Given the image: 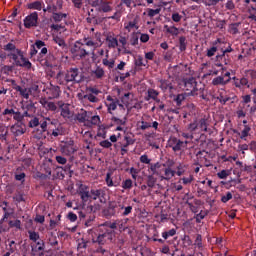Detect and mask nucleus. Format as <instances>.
Instances as JSON below:
<instances>
[{
	"instance_id": "nucleus-50",
	"label": "nucleus",
	"mask_w": 256,
	"mask_h": 256,
	"mask_svg": "<svg viewBox=\"0 0 256 256\" xmlns=\"http://www.w3.org/2000/svg\"><path fill=\"white\" fill-rule=\"evenodd\" d=\"M41 122V120L35 116H32V119L29 121L28 126L31 129H35V127H39V123Z\"/></svg>"
},
{
	"instance_id": "nucleus-46",
	"label": "nucleus",
	"mask_w": 256,
	"mask_h": 256,
	"mask_svg": "<svg viewBox=\"0 0 256 256\" xmlns=\"http://www.w3.org/2000/svg\"><path fill=\"white\" fill-rule=\"evenodd\" d=\"M50 91H51L52 97H53L54 99L59 98V96L61 95V88H60L59 86H52V87L50 88Z\"/></svg>"
},
{
	"instance_id": "nucleus-15",
	"label": "nucleus",
	"mask_w": 256,
	"mask_h": 256,
	"mask_svg": "<svg viewBox=\"0 0 256 256\" xmlns=\"http://www.w3.org/2000/svg\"><path fill=\"white\" fill-rule=\"evenodd\" d=\"M39 103L42 105L43 109L52 111L53 113L57 112V107H59L55 102H51L47 100V98H40Z\"/></svg>"
},
{
	"instance_id": "nucleus-31",
	"label": "nucleus",
	"mask_w": 256,
	"mask_h": 256,
	"mask_svg": "<svg viewBox=\"0 0 256 256\" xmlns=\"http://www.w3.org/2000/svg\"><path fill=\"white\" fill-rule=\"evenodd\" d=\"M251 132V126L244 125V129L241 131V133H238L240 135V139L243 141H247V137H249V133Z\"/></svg>"
},
{
	"instance_id": "nucleus-1",
	"label": "nucleus",
	"mask_w": 256,
	"mask_h": 256,
	"mask_svg": "<svg viewBox=\"0 0 256 256\" xmlns=\"http://www.w3.org/2000/svg\"><path fill=\"white\" fill-rule=\"evenodd\" d=\"M115 229H117V222L106 221L100 224L92 235V242L105 245L108 241H113Z\"/></svg>"
},
{
	"instance_id": "nucleus-22",
	"label": "nucleus",
	"mask_w": 256,
	"mask_h": 256,
	"mask_svg": "<svg viewBox=\"0 0 256 256\" xmlns=\"http://www.w3.org/2000/svg\"><path fill=\"white\" fill-rule=\"evenodd\" d=\"M14 90L20 93L23 99H29V95H31V89L23 88L19 85L14 86Z\"/></svg>"
},
{
	"instance_id": "nucleus-9",
	"label": "nucleus",
	"mask_w": 256,
	"mask_h": 256,
	"mask_svg": "<svg viewBox=\"0 0 256 256\" xmlns=\"http://www.w3.org/2000/svg\"><path fill=\"white\" fill-rule=\"evenodd\" d=\"M62 143L63 144L61 145V152L63 153V155H67L68 157H71V155L76 153L77 146H75V141L70 139Z\"/></svg>"
},
{
	"instance_id": "nucleus-21",
	"label": "nucleus",
	"mask_w": 256,
	"mask_h": 256,
	"mask_svg": "<svg viewBox=\"0 0 256 256\" xmlns=\"http://www.w3.org/2000/svg\"><path fill=\"white\" fill-rule=\"evenodd\" d=\"M91 118V112L82 111L76 115V119L79 123H86Z\"/></svg>"
},
{
	"instance_id": "nucleus-32",
	"label": "nucleus",
	"mask_w": 256,
	"mask_h": 256,
	"mask_svg": "<svg viewBox=\"0 0 256 256\" xmlns=\"http://www.w3.org/2000/svg\"><path fill=\"white\" fill-rule=\"evenodd\" d=\"M118 207L121 211H123L124 209V211L122 212L123 217H127L128 215H131V213L133 212V206L125 207L123 204H119Z\"/></svg>"
},
{
	"instance_id": "nucleus-43",
	"label": "nucleus",
	"mask_w": 256,
	"mask_h": 256,
	"mask_svg": "<svg viewBox=\"0 0 256 256\" xmlns=\"http://www.w3.org/2000/svg\"><path fill=\"white\" fill-rule=\"evenodd\" d=\"M157 169H161V163L157 162L155 164H150V171H152L153 175H158L159 177L161 172H159Z\"/></svg>"
},
{
	"instance_id": "nucleus-59",
	"label": "nucleus",
	"mask_w": 256,
	"mask_h": 256,
	"mask_svg": "<svg viewBox=\"0 0 256 256\" xmlns=\"http://www.w3.org/2000/svg\"><path fill=\"white\" fill-rule=\"evenodd\" d=\"M4 51H11V53H15L17 51V47L13 43H8L3 47Z\"/></svg>"
},
{
	"instance_id": "nucleus-40",
	"label": "nucleus",
	"mask_w": 256,
	"mask_h": 256,
	"mask_svg": "<svg viewBox=\"0 0 256 256\" xmlns=\"http://www.w3.org/2000/svg\"><path fill=\"white\" fill-rule=\"evenodd\" d=\"M6 251H10V253H15V251H17V243H15V240H8Z\"/></svg>"
},
{
	"instance_id": "nucleus-23",
	"label": "nucleus",
	"mask_w": 256,
	"mask_h": 256,
	"mask_svg": "<svg viewBox=\"0 0 256 256\" xmlns=\"http://www.w3.org/2000/svg\"><path fill=\"white\" fill-rule=\"evenodd\" d=\"M56 81L58 85H69V80H67V73L61 71L57 73Z\"/></svg>"
},
{
	"instance_id": "nucleus-37",
	"label": "nucleus",
	"mask_w": 256,
	"mask_h": 256,
	"mask_svg": "<svg viewBox=\"0 0 256 256\" xmlns=\"http://www.w3.org/2000/svg\"><path fill=\"white\" fill-rule=\"evenodd\" d=\"M147 93H148V96L146 98V101H149V99L154 100V99H157V97H159V91L153 88L148 89Z\"/></svg>"
},
{
	"instance_id": "nucleus-48",
	"label": "nucleus",
	"mask_w": 256,
	"mask_h": 256,
	"mask_svg": "<svg viewBox=\"0 0 256 256\" xmlns=\"http://www.w3.org/2000/svg\"><path fill=\"white\" fill-rule=\"evenodd\" d=\"M28 9H36V11H41V9H43V5L41 1H35L28 5Z\"/></svg>"
},
{
	"instance_id": "nucleus-5",
	"label": "nucleus",
	"mask_w": 256,
	"mask_h": 256,
	"mask_svg": "<svg viewBox=\"0 0 256 256\" xmlns=\"http://www.w3.org/2000/svg\"><path fill=\"white\" fill-rule=\"evenodd\" d=\"M8 57L14 60V65L16 67H24L25 69H31L32 67L31 61L25 58V55L21 49H17L15 52H10Z\"/></svg>"
},
{
	"instance_id": "nucleus-28",
	"label": "nucleus",
	"mask_w": 256,
	"mask_h": 256,
	"mask_svg": "<svg viewBox=\"0 0 256 256\" xmlns=\"http://www.w3.org/2000/svg\"><path fill=\"white\" fill-rule=\"evenodd\" d=\"M102 64L104 65V67H107V69L109 71L115 69V59H113V58H111V59H107V58L102 59Z\"/></svg>"
},
{
	"instance_id": "nucleus-27",
	"label": "nucleus",
	"mask_w": 256,
	"mask_h": 256,
	"mask_svg": "<svg viewBox=\"0 0 256 256\" xmlns=\"http://www.w3.org/2000/svg\"><path fill=\"white\" fill-rule=\"evenodd\" d=\"M176 235H177V229L175 228L162 232V238L164 242L167 241L169 237H175Z\"/></svg>"
},
{
	"instance_id": "nucleus-45",
	"label": "nucleus",
	"mask_w": 256,
	"mask_h": 256,
	"mask_svg": "<svg viewBox=\"0 0 256 256\" xmlns=\"http://www.w3.org/2000/svg\"><path fill=\"white\" fill-rule=\"evenodd\" d=\"M221 53L222 54L216 55V61H221L224 59L225 65H229V63L231 62V60L227 59V57H229V55L225 54L224 51H221Z\"/></svg>"
},
{
	"instance_id": "nucleus-61",
	"label": "nucleus",
	"mask_w": 256,
	"mask_h": 256,
	"mask_svg": "<svg viewBox=\"0 0 256 256\" xmlns=\"http://www.w3.org/2000/svg\"><path fill=\"white\" fill-rule=\"evenodd\" d=\"M91 125H99L101 123V117L99 115L90 116V120L88 121Z\"/></svg>"
},
{
	"instance_id": "nucleus-52",
	"label": "nucleus",
	"mask_w": 256,
	"mask_h": 256,
	"mask_svg": "<svg viewBox=\"0 0 256 256\" xmlns=\"http://www.w3.org/2000/svg\"><path fill=\"white\" fill-rule=\"evenodd\" d=\"M122 188H124L126 191L133 189V180L126 179L125 181H123Z\"/></svg>"
},
{
	"instance_id": "nucleus-62",
	"label": "nucleus",
	"mask_w": 256,
	"mask_h": 256,
	"mask_svg": "<svg viewBox=\"0 0 256 256\" xmlns=\"http://www.w3.org/2000/svg\"><path fill=\"white\" fill-rule=\"evenodd\" d=\"M186 109H187V111H189V115H195V111H196L197 107L193 103H188L186 105Z\"/></svg>"
},
{
	"instance_id": "nucleus-51",
	"label": "nucleus",
	"mask_w": 256,
	"mask_h": 256,
	"mask_svg": "<svg viewBox=\"0 0 256 256\" xmlns=\"http://www.w3.org/2000/svg\"><path fill=\"white\" fill-rule=\"evenodd\" d=\"M124 141H125V143L122 144V147H125L126 149H127V147H129V145L135 144V139H132L130 135L124 136Z\"/></svg>"
},
{
	"instance_id": "nucleus-35",
	"label": "nucleus",
	"mask_w": 256,
	"mask_h": 256,
	"mask_svg": "<svg viewBox=\"0 0 256 256\" xmlns=\"http://www.w3.org/2000/svg\"><path fill=\"white\" fill-rule=\"evenodd\" d=\"M93 75H95L96 79H103V77H105V70L102 67L97 66L93 71Z\"/></svg>"
},
{
	"instance_id": "nucleus-56",
	"label": "nucleus",
	"mask_w": 256,
	"mask_h": 256,
	"mask_svg": "<svg viewBox=\"0 0 256 256\" xmlns=\"http://www.w3.org/2000/svg\"><path fill=\"white\" fill-rule=\"evenodd\" d=\"M217 99L221 103V105H225L227 102L231 101V97L225 96L223 95V93H220Z\"/></svg>"
},
{
	"instance_id": "nucleus-18",
	"label": "nucleus",
	"mask_w": 256,
	"mask_h": 256,
	"mask_svg": "<svg viewBox=\"0 0 256 256\" xmlns=\"http://www.w3.org/2000/svg\"><path fill=\"white\" fill-rule=\"evenodd\" d=\"M159 83V87L160 89H162L163 93H167V91H169V93H173V89H175V87L173 86V83H171V81L160 80Z\"/></svg>"
},
{
	"instance_id": "nucleus-64",
	"label": "nucleus",
	"mask_w": 256,
	"mask_h": 256,
	"mask_svg": "<svg viewBox=\"0 0 256 256\" xmlns=\"http://www.w3.org/2000/svg\"><path fill=\"white\" fill-rule=\"evenodd\" d=\"M229 174V170H221L220 172L217 173V177H219L220 179H227V176Z\"/></svg>"
},
{
	"instance_id": "nucleus-60",
	"label": "nucleus",
	"mask_w": 256,
	"mask_h": 256,
	"mask_svg": "<svg viewBox=\"0 0 256 256\" xmlns=\"http://www.w3.org/2000/svg\"><path fill=\"white\" fill-rule=\"evenodd\" d=\"M147 13H148V17H155V15H159V13H161V8H157V9L148 8Z\"/></svg>"
},
{
	"instance_id": "nucleus-25",
	"label": "nucleus",
	"mask_w": 256,
	"mask_h": 256,
	"mask_svg": "<svg viewBox=\"0 0 256 256\" xmlns=\"http://www.w3.org/2000/svg\"><path fill=\"white\" fill-rule=\"evenodd\" d=\"M230 82H231V78H228L225 80V77L217 76L216 78H213L212 85L217 87V85H227Z\"/></svg>"
},
{
	"instance_id": "nucleus-12",
	"label": "nucleus",
	"mask_w": 256,
	"mask_h": 256,
	"mask_svg": "<svg viewBox=\"0 0 256 256\" xmlns=\"http://www.w3.org/2000/svg\"><path fill=\"white\" fill-rule=\"evenodd\" d=\"M57 106L61 110L60 115L63 119H71L73 117V112H71L69 104H65L63 101H58Z\"/></svg>"
},
{
	"instance_id": "nucleus-41",
	"label": "nucleus",
	"mask_w": 256,
	"mask_h": 256,
	"mask_svg": "<svg viewBox=\"0 0 256 256\" xmlns=\"http://www.w3.org/2000/svg\"><path fill=\"white\" fill-rule=\"evenodd\" d=\"M209 215V212L205 211V210H201L198 214H196L194 216V219H196V223H201V221H203V219Z\"/></svg>"
},
{
	"instance_id": "nucleus-29",
	"label": "nucleus",
	"mask_w": 256,
	"mask_h": 256,
	"mask_svg": "<svg viewBox=\"0 0 256 256\" xmlns=\"http://www.w3.org/2000/svg\"><path fill=\"white\" fill-rule=\"evenodd\" d=\"M106 41L108 42L109 49H115L116 47H119V40H117L115 37L108 36Z\"/></svg>"
},
{
	"instance_id": "nucleus-53",
	"label": "nucleus",
	"mask_w": 256,
	"mask_h": 256,
	"mask_svg": "<svg viewBox=\"0 0 256 256\" xmlns=\"http://www.w3.org/2000/svg\"><path fill=\"white\" fill-rule=\"evenodd\" d=\"M10 229H21V220H10L8 222Z\"/></svg>"
},
{
	"instance_id": "nucleus-2",
	"label": "nucleus",
	"mask_w": 256,
	"mask_h": 256,
	"mask_svg": "<svg viewBox=\"0 0 256 256\" xmlns=\"http://www.w3.org/2000/svg\"><path fill=\"white\" fill-rule=\"evenodd\" d=\"M79 197L82 203H87L88 201H97L99 199L100 203H105V190L103 189H91L89 190V186L85 184H81L79 186L78 191Z\"/></svg>"
},
{
	"instance_id": "nucleus-30",
	"label": "nucleus",
	"mask_w": 256,
	"mask_h": 256,
	"mask_svg": "<svg viewBox=\"0 0 256 256\" xmlns=\"http://www.w3.org/2000/svg\"><path fill=\"white\" fill-rule=\"evenodd\" d=\"M164 29L166 33H169V35H173L174 37H177V35H179V28L175 26L164 25Z\"/></svg>"
},
{
	"instance_id": "nucleus-19",
	"label": "nucleus",
	"mask_w": 256,
	"mask_h": 256,
	"mask_svg": "<svg viewBox=\"0 0 256 256\" xmlns=\"http://www.w3.org/2000/svg\"><path fill=\"white\" fill-rule=\"evenodd\" d=\"M219 43H225L223 42V40L221 38H218L217 40H215L213 42V46L211 48H209L206 52V57H214L215 53H217V49H218V45Z\"/></svg>"
},
{
	"instance_id": "nucleus-42",
	"label": "nucleus",
	"mask_w": 256,
	"mask_h": 256,
	"mask_svg": "<svg viewBox=\"0 0 256 256\" xmlns=\"http://www.w3.org/2000/svg\"><path fill=\"white\" fill-rule=\"evenodd\" d=\"M239 25H241V22H236L229 25V31L232 35H237V33H239Z\"/></svg>"
},
{
	"instance_id": "nucleus-36",
	"label": "nucleus",
	"mask_w": 256,
	"mask_h": 256,
	"mask_svg": "<svg viewBox=\"0 0 256 256\" xmlns=\"http://www.w3.org/2000/svg\"><path fill=\"white\" fill-rule=\"evenodd\" d=\"M143 59H144L143 56L138 55L134 62L135 66L136 67H147L149 61L145 60V63H143Z\"/></svg>"
},
{
	"instance_id": "nucleus-49",
	"label": "nucleus",
	"mask_w": 256,
	"mask_h": 256,
	"mask_svg": "<svg viewBox=\"0 0 256 256\" xmlns=\"http://www.w3.org/2000/svg\"><path fill=\"white\" fill-rule=\"evenodd\" d=\"M54 43H56V45H59V47H61L62 49H65V47H67V43H65V40L59 36H56L53 38Z\"/></svg>"
},
{
	"instance_id": "nucleus-20",
	"label": "nucleus",
	"mask_w": 256,
	"mask_h": 256,
	"mask_svg": "<svg viewBox=\"0 0 256 256\" xmlns=\"http://www.w3.org/2000/svg\"><path fill=\"white\" fill-rule=\"evenodd\" d=\"M188 97H191L190 95L187 94V92L180 93L176 96H174L173 101L176 103V107H181L183 105V101L187 99Z\"/></svg>"
},
{
	"instance_id": "nucleus-55",
	"label": "nucleus",
	"mask_w": 256,
	"mask_h": 256,
	"mask_svg": "<svg viewBox=\"0 0 256 256\" xmlns=\"http://www.w3.org/2000/svg\"><path fill=\"white\" fill-rule=\"evenodd\" d=\"M84 99L90 101V103H99V98L93 94H85Z\"/></svg>"
},
{
	"instance_id": "nucleus-6",
	"label": "nucleus",
	"mask_w": 256,
	"mask_h": 256,
	"mask_svg": "<svg viewBox=\"0 0 256 256\" xmlns=\"http://www.w3.org/2000/svg\"><path fill=\"white\" fill-rule=\"evenodd\" d=\"M184 88L186 91H190L187 93L190 97H197L199 95L197 93L199 91V88H197V79L194 77L184 79Z\"/></svg>"
},
{
	"instance_id": "nucleus-57",
	"label": "nucleus",
	"mask_w": 256,
	"mask_h": 256,
	"mask_svg": "<svg viewBox=\"0 0 256 256\" xmlns=\"http://www.w3.org/2000/svg\"><path fill=\"white\" fill-rule=\"evenodd\" d=\"M12 71H13V66H9V65H4L0 69V73H2L3 75H9V73H11Z\"/></svg>"
},
{
	"instance_id": "nucleus-34",
	"label": "nucleus",
	"mask_w": 256,
	"mask_h": 256,
	"mask_svg": "<svg viewBox=\"0 0 256 256\" xmlns=\"http://www.w3.org/2000/svg\"><path fill=\"white\" fill-rule=\"evenodd\" d=\"M139 35H141V32H133L130 37V44L135 47L136 45H139Z\"/></svg>"
},
{
	"instance_id": "nucleus-44",
	"label": "nucleus",
	"mask_w": 256,
	"mask_h": 256,
	"mask_svg": "<svg viewBox=\"0 0 256 256\" xmlns=\"http://www.w3.org/2000/svg\"><path fill=\"white\" fill-rule=\"evenodd\" d=\"M28 235H29L30 241H33V243H37L40 239L38 232H35L33 230H29Z\"/></svg>"
},
{
	"instance_id": "nucleus-24",
	"label": "nucleus",
	"mask_w": 256,
	"mask_h": 256,
	"mask_svg": "<svg viewBox=\"0 0 256 256\" xmlns=\"http://www.w3.org/2000/svg\"><path fill=\"white\" fill-rule=\"evenodd\" d=\"M99 11L102 13H111L113 11V7L111 6V2L101 0Z\"/></svg>"
},
{
	"instance_id": "nucleus-11",
	"label": "nucleus",
	"mask_w": 256,
	"mask_h": 256,
	"mask_svg": "<svg viewBox=\"0 0 256 256\" xmlns=\"http://www.w3.org/2000/svg\"><path fill=\"white\" fill-rule=\"evenodd\" d=\"M49 123L53 125V122H51L50 118H43L40 120V123L38 125V128L36 129V133L38 135H43V133H47V135H51V132L48 131L47 127H49Z\"/></svg>"
},
{
	"instance_id": "nucleus-39",
	"label": "nucleus",
	"mask_w": 256,
	"mask_h": 256,
	"mask_svg": "<svg viewBox=\"0 0 256 256\" xmlns=\"http://www.w3.org/2000/svg\"><path fill=\"white\" fill-rule=\"evenodd\" d=\"M179 50L181 52L187 51V38L185 36L179 38Z\"/></svg>"
},
{
	"instance_id": "nucleus-47",
	"label": "nucleus",
	"mask_w": 256,
	"mask_h": 256,
	"mask_svg": "<svg viewBox=\"0 0 256 256\" xmlns=\"http://www.w3.org/2000/svg\"><path fill=\"white\" fill-rule=\"evenodd\" d=\"M249 13V19H252V21H256V5H250L248 8Z\"/></svg>"
},
{
	"instance_id": "nucleus-3",
	"label": "nucleus",
	"mask_w": 256,
	"mask_h": 256,
	"mask_svg": "<svg viewBox=\"0 0 256 256\" xmlns=\"http://www.w3.org/2000/svg\"><path fill=\"white\" fill-rule=\"evenodd\" d=\"M97 45L98 43L93 41L92 37H85L83 40L76 41L71 51L77 59H85L91 55L85 47H92V51H95Z\"/></svg>"
},
{
	"instance_id": "nucleus-7",
	"label": "nucleus",
	"mask_w": 256,
	"mask_h": 256,
	"mask_svg": "<svg viewBox=\"0 0 256 256\" xmlns=\"http://www.w3.org/2000/svg\"><path fill=\"white\" fill-rule=\"evenodd\" d=\"M66 78L68 83H81L83 76L79 72V68H70L66 71Z\"/></svg>"
},
{
	"instance_id": "nucleus-13",
	"label": "nucleus",
	"mask_w": 256,
	"mask_h": 256,
	"mask_svg": "<svg viewBox=\"0 0 256 256\" xmlns=\"http://www.w3.org/2000/svg\"><path fill=\"white\" fill-rule=\"evenodd\" d=\"M106 100L109 102V103H105L107 107V113H109L110 115H113V111L117 110L119 100L117 98H112L111 95L107 96Z\"/></svg>"
},
{
	"instance_id": "nucleus-54",
	"label": "nucleus",
	"mask_w": 256,
	"mask_h": 256,
	"mask_svg": "<svg viewBox=\"0 0 256 256\" xmlns=\"http://www.w3.org/2000/svg\"><path fill=\"white\" fill-rule=\"evenodd\" d=\"M125 29L126 31H131V29H139V26L137 25V19L128 22V24L125 26Z\"/></svg>"
},
{
	"instance_id": "nucleus-4",
	"label": "nucleus",
	"mask_w": 256,
	"mask_h": 256,
	"mask_svg": "<svg viewBox=\"0 0 256 256\" xmlns=\"http://www.w3.org/2000/svg\"><path fill=\"white\" fill-rule=\"evenodd\" d=\"M188 129L191 133H195V131H199L200 133H211V129L209 128V119L206 117L194 119L188 125Z\"/></svg>"
},
{
	"instance_id": "nucleus-38",
	"label": "nucleus",
	"mask_w": 256,
	"mask_h": 256,
	"mask_svg": "<svg viewBox=\"0 0 256 256\" xmlns=\"http://www.w3.org/2000/svg\"><path fill=\"white\" fill-rule=\"evenodd\" d=\"M67 15L65 13H53L52 19L55 21V23H61L63 19H66Z\"/></svg>"
},
{
	"instance_id": "nucleus-10",
	"label": "nucleus",
	"mask_w": 256,
	"mask_h": 256,
	"mask_svg": "<svg viewBox=\"0 0 256 256\" xmlns=\"http://www.w3.org/2000/svg\"><path fill=\"white\" fill-rule=\"evenodd\" d=\"M10 131L14 137H21V135H24L25 131H27V126L23 122H16L10 127Z\"/></svg>"
},
{
	"instance_id": "nucleus-26",
	"label": "nucleus",
	"mask_w": 256,
	"mask_h": 256,
	"mask_svg": "<svg viewBox=\"0 0 256 256\" xmlns=\"http://www.w3.org/2000/svg\"><path fill=\"white\" fill-rule=\"evenodd\" d=\"M105 181H106V185L108 187H119V185H120L119 181H115V180H113V178H111V173H109V172L106 174Z\"/></svg>"
},
{
	"instance_id": "nucleus-16",
	"label": "nucleus",
	"mask_w": 256,
	"mask_h": 256,
	"mask_svg": "<svg viewBox=\"0 0 256 256\" xmlns=\"http://www.w3.org/2000/svg\"><path fill=\"white\" fill-rule=\"evenodd\" d=\"M169 147L174 151V153L183 151V141L179 140L177 137H172L169 140Z\"/></svg>"
},
{
	"instance_id": "nucleus-8",
	"label": "nucleus",
	"mask_w": 256,
	"mask_h": 256,
	"mask_svg": "<svg viewBox=\"0 0 256 256\" xmlns=\"http://www.w3.org/2000/svg\"><path fill=\"white\" fill-rule=\"evenodd\" d=\"M25 29H33V27H39V13L32 12L24 18Z\"/></svg>"
},
{
	"instance_id": "nucleus-17",
	"label": "nucleus",
	"mask_w": 256,
	"mask_h": 256,
	"mask_svg": "<svg viewBox=\"0 0 256 256\" xmlns=\"http://www.w3.org/2000/svg\"><path fill=\"white\" fill-rule=\"evenodd\" d=\"M162 171H164V174H161L160 172V179L162 181H171V179H173L176 171L171 169V167H165L164 169H162Z\"/></svg>"
},
{
	"instance_id": "nucleus-33",
	"label": "nucleus",
	"mask_w": 256,
	"mask_h": 256,
	"mask_svg": "<svg viewBox=\"0 0 256 256\" xmlns=\"http://www.w3.org/2000/svg\"><path fill=\"white\" fill-rule=\"evenodd\" d=\"M194 245L198 248V251H203V236L201 234L196 235Z\"/></svg>"
},
{
	"instance_id": "nucleus-63",
	"label": "nucleus",
	"mask_w": 256,
	"mask_h": 256,
	"mask_svg": "<svg viewBox=\"0 0 256 256\" xmlns=\"http://www.w3.org/2000/svg\"><path fill=\"white\" fill-rule=\"evenodd\" d=\"M71 167H73V165H71V164H67V165H65L64 167H62L61 169H63V170H64V172L66 173V175H69L70 177H72V176H73L74 171H73V170H71Z\"/></svg>"
},
{
	"instance_id": "nucleus-58",
	"label": "nucleus",
	"mask_w": 256,
	"mask_h": 256,
	"mask_svg": "<svg viewBox=\"0 0 256 256\" xmlns=\"http://www.w3.org/2000/svg\"><path fill=\"white\" fill-rule=\"evenodd\" d=\"M177 171L175 173V175H177L178 177H181V175H184L185 174V169H186V166L183 165V164H179L177 167H176Z\"/></svg>"
},
{
	"instance_id": "nucleus-14",
	"label": "nucleus",
	"mask_w": 256,
	"mask_h": 256,
	"mask_svg": "<svg viewBox=\"0 0 256 256\" xmlns=\"http://www.w3.org/2000/svg\"><path fill=\"white\" fill-rule=\"evenodd\" d=\"M138 127L141 131H147V129H151V127H152V129H155V131H158L159 130V122H157V121L151 122V121L142 120L139 122Z\"/></svg>"
}]
</instances>
